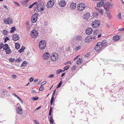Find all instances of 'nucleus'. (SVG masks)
<instances>
[{
  "label": "nucleus",
  "mask_w": 124,
  "mask_h": 124,
  "mask_svg": "<svg viewBox=\"0 0 124 124\" xmlns=\"http://www.w3.org/2000/svg\"><path fill=\"white\" fill-rule=\"evenodd\" d=\"M97 30L94 31L92 35L90 36L85 38V42L88 43L92 39H94L95 37V35L97 34Z\"/></svg>",
  "instance_id": "1"
},
{
  "label": "nucleus",
  "mask_w": 124,
  "mask_h": 124,
  "mask_svg": "<svg viewBox=\"0 0 124 124\" xmlns=\"http://www.w3.org/2000/svg\"><path fill=\"white\" fill-rule=\"evenodd\" d=\"M46 45V42L45 40H43L39 42V46L40 49L42 50L45 48Z\"/></svg>",
  "instance_id": "2"
},
{
  "label": "nucleus",
  "mask_w": 124,
  "mask_h": 124,
  "mask_svg": "<svg viewBox=\"0 0 124 124\" xmlns=\"http://www.w3.org/2000/svg\"><path fill=\"white\" fill-rule=\"evenodd\" d=\"M58 55L57 53H53L51 56V60L53 61H57L58 59Z\"/></svg>",
  "instance_id": "3"
},
{
  "label": "nucleus",
  "mask_w": 124,
  "mask_h": 124,
  "mask_svg": "<svg viewBox=\"0 0 124 124\" xmlns=\"http://www.w3.org/2000/svg\"><path fill=\"white\" fill-rule=\"evenodd\" d=\"M44 4L43 3H40L37 6V8L38 11L40 12L42 11L44 9Z\"/></svg>",
  "instance_id": "4"
},
{
  "label": "nucleus",
  "mask_w": 124,
  "mask_h": 124,
  "mask_svg": "<svg viewBox=\"0 0 124 124\" xmlns=\"http://www.w3.org/2000/svg\"><path fill=\"white\" fill-rule=\"evenodd\" d=\"M85 7V4L83 3H80L77 5V8L78 10L79 11L83 10Z\"/></svg>",
  "instance_id": "5"
},
{
  "label": "nucleus",
  "mask_w": 124,
  "mask_h": 124,
  "mask_svg": "<svg viewBox=\"0 0 124 124\" xmlns=\"http://www.w3.org/2000/svg\"><path fill=\"white\" fill-rule=\"evenodd\" d=\"M100 25V22L99 21L95 20L92 23V25L93 28H96Z\"/></svg>",
  "instance_id": "6"
},
{
  "label": "nucleus",
  "mask_w": 124,
  "mask_h": 124,
  "mask_svg": "<svg viewBox=\"0 0 124 124\" xmlns=\"http://www.w3.org/2000/svg\"><path fill=\"white\" fill-rule=\"evenodd\" d=\"M95 50L96 51H99L102 48V45H101V43H97L96 45H95L94 47Z\"/></svg>",
  "instance_id": "7"
},
{
  "label": "nucleus",
  "mask_w": 124,
  "mask_h": 124,
  "mask_svg": "<svg viewBox=\"0 0 124 124\" xmlns=\"http://www.w3.org/2000/svg\"><path fill=\"white\" fill-rule=\"evenodd\" d=\"M38 35V31L35 30H33L32 31L31 33V37L33 38H36Z\"/></svg>",
  "instance_id": "8"
},
{
  "label": "nucleus",
  "mask_w": 124,
  "mask_h": 124,
  "mask_svg": "<svg viewBox=\"0 0 124 124\" xmlns=\"http://www.w3.org/2000/svg\"><path fill=\"white\" fill-rule=\"evenodd\" d=\"M50 56L48 52L45 53L43 55L42 58L44 60L48 59Z\"/></svg>",
  "instance_id": "9"
},
{
  "label": "nucleus",
  "mask_w": 124,
  "mask_h": 124,
  "mask_svg": "<svg viewBox=\"0 0 124 124\" xmlns=\"http://www.w3.org/2000/svg\"><path fill=\"white\" fill-rule=\"evenodd\" d=\"M3 22L5 23L8 24H11L13 23L12 19H10L9 18L4 19L3 20Z\"/></svg>",
  "instance_id": "10"
},
{
  "label": "nucleus",
  "mask_w": 124,
  "mask_h": 124,
  "mask_svg": "<svg viewBox=\"0 0 124 124\" xmlns=\"http://www.w3.org/2000/svg\"><path fill=\"white\" fill-rule=\"evenodd\" d=\"M101 43V45H102V48H104L107 46L108 45L107 41L105 40H102L101 42H99Z\"/></svg>",
  "instance_id": "11"
},
{
  "label": "nucleus",
  "mask_w": 124,
  "mask_h": 124,
  "mask_svg": "<svg viewBox=\"0 0 124 124\" xmlns=\"http://www.w3.org/2000/svg\"><path fill=\"white\" fill-rule=\"evenodd\" d=\"M38 14L36 13H35L32 16L31 20L32 22L33 23L35 22L37 19Z\"/></svg>",
  "instance_id": "12"
},
{
  "label": "nucleus",
  "mask_w": 124,
  "mask_h": 124,
  "mask_svg": "<svg viewBox=\"0 0 124 124\" xmlns=\"http://www.w3.org/2000/svg\"><path fill=\"white\" fill-rule=\"evenodd\" d=\"M91 16L89 13H86L84 14L83 16V18L84 19L87 20H88L91 18Z\"/></svg>",
  "instance_id": "13"
},
{
  "label": "nucleus",
  "mask_w": 124,
  "mask_h": 124,
  "mask_svg": "<svg viewBox=\"0 0 124 124\" xmlns=\"http://www.w3.org/2000/svg\"><path fill=\"white\" fill-rule=\"evenodd\" d=\"M19 38V35L16 34H14L12 37V39L13 40L16 41L18 40Z\"/></svg>",
  "instance_id": "14"
},
{
  "label": "nucleus",
  "mask_w": 124,
  "mask_h": 124,
  "mask_svg": "<svg viewBox=\"0 0 124 124\" xmlns=\"http://www.w3.org/2000/svg\"><path fill=\"white\" fill-rule=\"evenodd\" d=\"M54 5V2L50 0L49 2H48L47 4V7H52Z\"/></svg>",
  "instance_id": "15"
},
{
  "label": "nucleus",
  "mask_w": 124,
  "mask_h": 124,
  "mask_svg": "<svg viewBox=\"0 0 124 124\" xmlns=\"http://www.w3.org/2000/svg\"><path fill=\"white\" fill-rule=\"evenodd\" d=\"M66 3V2L65 0H61L59 2V5L61 7H62L65 5Z\"/></svg>",
  "instance_id": "16"
},
{
  "label": "nucleus",
  "mask_w": 124,
  "mask_h": 124,
  "mask_svg": "<svg viewBox=\"0 0 124 124\" xmlns=\"http://www.w3.org/2000/svg\"><path fill=\"white\" fill-rule=\"evenodd\" d=\"M106 1H101L97 3V7H100L104 4L105 2Z\"/></svg>",
  "instance_id": "17"
},
{
  "label": "nucleus",
  "mask_w": 124,
  "mask_h": 124,
  "mask_svg": "<svg viewBox=\"0 0 124 124\" xmlns=\"http://www.w3.org/2000/svg\"><path fill=\"white\" fill-rule=\"evenodd\" d=\"M93 31V30L92 29L88 28L85 30V32L88 35H90L91 34Z\"/></svg>",
  "instance_id": "18"
},
{
  "label": "nucleus",
  "mask_w": 124,
  "mask_h": 124,
  "mask_svg": "<svg viewBox=\"0 0 124 124\" xmlns=\"http://www.w3.org/2000/svg\"><path fill=\"white\" fill-rule=\"evenodd\" d=\"M18 114H22V111L21 107L20 106L18 107L17 108V109L16 110Z\"/></svg>",
  "instance_id": "19"
},
{
  "label": "nucleus",
  "mask_w": 124,
  "mask_h": 124,
  "mask_svg": "<svg viewBox=\"0 0 124 124\" xmlns=\"http://www.w3.org/2000/svg\"><path fill=\"white\" fill-rule=\"evenodd\" d=\"M76 4L75 3L73 2L71 3L70 5V9H74L76 8Z\"/></svg>",
  "instance_id": "20"
},
{
  "label": "nucleus",
  "mask_w": 124,
  "mask_h": 124,
  "mask_svg": "<svg viewBox=\"0 0 124 124\" xmlns=\"http://www.w3.org/2000/svg\"><path fill=\"white\" fill-rule=\"evenodd\" d=\"M105 5H106L108 8H111L113 5L111 3L106 2L105 3Z\"/></svg>",
  "instance_id": "21"
},
{
  "label": "nucleus",
  "mask_w": 124,
  "mask_h": 124,
  "mask_svg": "<svg viewBox=\"0 0 124 124\" xmlns=\"http://www.w3.org/2000/svg\"><path fill=\"white\" fill-rule=\"evenodd\" d=\"M120 39V36L119 35L115 36L113 37V40L115 41H116Z\"/></svg>",
  "instance_id": "22"
},
{
  "label": "nucleus",
  "mask_w": 124,
  "mask_h": 124,
  "mask_svg": "<svg viewBox=\"0 0 124 124\" xmlns=\"http://www.w3.org/2000/svg\"><path fill=\"white\" fill-rule=\"evenodd\" d=\"M76 38V40L78 42H81L82 39V36H77Z\"/></svg>",
  "instance_id": "23"
},
{
  "label": "nucleus",
  "mask_w": 124,
  "mask_h": 124,
  "mask_svg": "<svg viewBox=\"0 0 124 124\" xmlns=\"http://www.w3.org/2000/svg\"><path fill=\"white\" fill-rule=\"evenodd\" d=\"M82 61V60L81 58H79L76 61V63L77 64L79 65L80 64L81 62Z\"/></svg>",
  "instance_id": "24"
},
{
  "label": "nucleus",
  "mask_w": 124,
  "mask_h": 124,
  "mask_svg": "<svg viewBox=\"0 0 124 124\" xmlns=\"http://www.w3.org/2000/svg\"><path fill=\"white\" fill-rule=\"evenodd\" d=\"M5 52L7 54H9L12 52V51L9 47L5 50Z\"/></svg>",
  "instance_id": "25"
},
{
  "label": "nucleus",
  "mask_w": 124,
  "mask_h": 124,
  "mask_svg": "<svg viewBox=\"0 0 124 124\" xmlns=\"http://www.w3.org/2000/svg\"><path fill=\"white\" fill-rule=\"evenodd\" d=\"M9 48L7 44H5L4 45L3 48L4 50H6Z\"/></svg>",
  "instance_id": "26"
},
{
  "label": "nucleus",
  "mask_w": 124,
  "mask_h": 124,
  "mask_svg": "<svg viewBox=\"0 0 124 124\" xmlns=\"http://www.w3.org/2000/svg\"><path fill=\"white\" fill-rule=\"evenodd\" d=\"M27 63V62L25 61L22 63L21 66V67L23 68L26 66Z\"/></svg>",
  "instance_id": "27"
},
{
  "label": "nucleus",
  "mask_w": 124,
  "mask_h": 124,
  "mask_svg": "<svg viewBox=\"0 0 124 124\" xmlns=\"http://www.w3.org/2000/svg\"><path fill=\"white\" fill-rule=\"evenodd\" d=\"M25 48V47L24 46H22L21 48L19 50V52L20 53L22 52L23 51Z\"/></svg>",
  "instance_id": "28"
},
{
  "label": "nucleus",
  "mask_w": 124,
  "mask_h": 124,
  "mask_svg": "<svg viewBox=\"0 0 124 124\" xmlns=\"http://www.w3.org/2000/svg\"><path fill=\"white\" fill-rule=\"evenodd\" d=\"M20 45L18 43H16L15 44V47L17 49H18L20 48Z\"/></svg>",
  "instance_id": "29"
},
{
  "label": "nucleus",
  "mask_w": 124,
  "mask_h": 124,
  "mask_svg": "<svg viewBox=\"0 0 124 124\" xmlns=\"http://www.w3.org/2000/svg\"><path fill=\"white\" fill-rule=\"evenodd\" d=\"M50 122L51 124H53L54 120L52 116H50Z\"/></svg>",
  "instance_id": "30"
},
{
  "label": "nucleus",
  "mask_w": 124,
  "mask_h": 124,
  "mask_svg": "<svg viewBox=\"0 0 124 124\" xmlns=\"http://www.w3.org/2000/svg\"><path fill=\"white\" fill-rule=\"evenodd\" d=\"M103 7L106 10V11L108 12V7L106 5H105V3L104 4Z\"/></svg>",
  "instance_id": "31"
},
{
  "label": "nucleus",
  "mask_w": 124,
  "mask_h": 124,
  "mask_svg": "<svg viewBox=\"0 0 124 124\" xmlns=\"http://www.w3.org/2000/svg\"><path fill=\"white\" fill-rule=\"evenodd\" d=\"M81 48L80 46H78L76 47L75 48V50L76 51H77Z\"/></svg>",
  "instance_id": "32"
},
{
  "label": "nucleus",
  "mask_w": 124,
  "mask_h": 124,
  "mask_svg": "<svg viewBox=\"0 0 124 124\" xmlns=\"http://www.w3.org/2000/svg\"><path fill=\"white\" fill-rule=\"evenodd\" d=\"M54 100V96H52L51 100H50V102H51V105H52Z\"/></svg>",
  "instance_id": "33"
},
{
  "label": "nucleus",
  "mask_w": 124,
  "mask_h": 124,
  "mask_svg": "<svg viewBox=\"0 0 124 124\" xmlns=\"http://www.w3.org/2000/svg\"><path fill=\"white\" fill-rule=\"evenodd\" d=\"M1 91L2 92V94H3L4 95L5 94H6V93L7 92V91L4 90H2Z\"/></svg>",
  "instance_id": "34"
},
{
  "label": "nucleus",
  "mask_w": 124,
  "mask_h": 124,
  "mask_svg": "<svg viewBox=\"0 0 124 124\" xmlns=\"http://www.w3.org/2000/svg\"><path fill=\"white\" fill-rule=\"evenodd\" d=\"M62 70L61 69H58L57 70L56 72V74H59L60 73L62 72Z\"/></svg>",
  "instance_id": "35"
},
{
  "label": "nucleus",
  "mask_w": 124,
  "mask_h": 124,
  "mask_svg": "<svg viewBox=\"0 0 124 124\" xmlns=\"http://www.w3.org/2000/svg\"><path fill=\"white\" fill-rule=\"evenodd\" d=\"M22 4L23 6H26L27 3H26V2L25 1V0L22 1Z\"/></svg>",
  "instance_id": "36"
},
{
  "label": "nucleus",
  "mask_w": 124,
  "mask_h": 124,
  "mask_svg": "<svg viewBox=\"0 0 124 124\" xmlns=\"http://www.w3.org/2000/svg\"><path fill=\"white\" fill-rule=\"evenodd\" d=\"M16 28L14 27H12L11 28V30L10 31V32H13L15 30Z\"/></svg>",
  "instance_id": "37"
},
{
  "label": "nucleus",
  "mask_w": 124,
  "mask_h": 124,
  "mask_svg": "<svg viewBox=\"0 0 124 124\" xmlns=\"http://www.w3.org/2000/svg\"><path fill=\"white\" fill-rule=\"evenodd\" d=\"M26 28L27 31H28L30 29V25H26Z\"/></svg>",
  "instance_id": "38"
},
{
  "label": "nucleus",
  "mask_w": 124,
  "mask_h": 124,
  "mask_svg": "<svg viewBox=\"0 0 124 124\" xmlns=\"http://www.w3.org/2000/svg\"><path fill=\"white\" fill-rule=\"evenodd\" d=\"M7 33L8 31L6 30H4L3 31V33L5 35H6L7 34Z\"/></svg>",
  "instance_id": "39"
},
{
  "label": "nucleus",
  "mask_w": 124,
  "mask_h": 124,
  "mask_svg": "<svg viewBox=\"0 0 124 124\" xmlns=\"http://www.w3.org/2000/svg\"><path fill=\"white\" fill-rule=\"evenodd\" d=\"M4 46V44L2 42L0 43V49H1L3 48Z\"/></svg>",
  "instance_id": "40"
},
{
  "label": "nucleus",
  "mask_w": 124,
  "mask_h": 124,
  "mask_svg": "<svg viewBox=\"0 0 124 124\" xmlns=\"http://www.w3.org/2000/svg\"><path fill=\"white\" fill-rule=\"evenodd\" d=\"M62 82V81H61L59 84H58L56 88H59L60 87L61 85Z\"/></svg>",
  "instance_id": "41"
},
{
  "label": "nucleus",
  "mask_w": 124,
  "mask_h": 124,
  "mask_svg": "<svg viewBox=\"0 0 124 124\" xmlns=\"http://www.w3.org/2000/svg\"><path fill=\"white\" fill-rule=\"evenodd\" d=\"M41 86L39 89V90L40 91L43 90L44 89V87L43 86Z\"/></svg>",
  "instance_id": "42"
},
{
  "label": "nucleus",
  "mask_w": 124,
  "mask_h": 124,
  "mask_svg": "<svg viewBox=\"0 0 124 124\" xmlns=\"http://www.w3.org/2000/svg\"><path fill=\"white\" fill-rule=\"evenodd\" d=\"M9 40V38L8 37H6L5 38L4 42L5 43H6L7 41Z\"/></svg>",
  "instance_id": "43"
},
{
  "label": "nucleus",
  "mask_w": 124,
  "mask_h": 124,
  "mask_svg": "<svg viewBox=\"0 0 124 124\" xmlns=\"http://www.w3.org/2000/svg\"><path fill=\"white\" fill-rule=\"evenodd\" d=\"M38 97H33L32 98V100H33L34 101H36V100H37L38 99Z\"/></svg>",
  "instance_id": "44"
},
{
  "label": "nucleus",
  "mask_w": 124,
  "mask_h": 124,
  "mask_svg": "<svg viewBox=\"0 0 124 124\" xmlns=\"http://www.w3.org/2000/svg\"><path fill=\"white\" fill-rule=\"evenodd\" d=\"M121 14L120 13H119V14L117 15V17H118V18L120 19H121Z\"/></svg>",
  "instance_id": "45"
},
{
  "label": "nucleus",
  "mask_w": 124,
  "mask_h": 124,
  "mask_svg": "<svg viewBox=\"0 0 124 124\" xmlns=\"http://www.w3.org/2000/svg\"><path fill=\"white\" fill-rule=\"evenodd\" d=\"M15 61L14 59H13L12 58H11L10 59L9 61L11 62H13Z\"/></svg>",
  "instance_id": "46"
},
{
  "label": "nucleus",
  "mask_w": 124,
  "mask_h": 124,
  "mask_svg": "<svg viewBox=\"0 0 124 124\" xmlns=\"http://www.w3.org/2000/svg\"><path fill=\"white\" fill-rule=\"evenodd\" d=\"M54 76V74H51L50 76H48V77L49 78H53Z\"/></svg>",
  "instance_id": "47"
},
{
  "label": "nucleus",
  "mask_w": 124,
  "mask_h": 124,
  "mask_svg": "<svg viewBox=\"0 0 124 124\" xmlns=\"http://www.w3.org/2000/svg\"><path fill=\"white\" fill-rule=\"evenodd\" d=\"M76 68V67L75 66H73L71 68V70L73 71Z\"/></svg>",
  "instance_id": "48"
},
{
  "label": "nucleus",
  "mask_w": 124,
  "mask_h": 124,
  "mask_svg": "<svg viewBox=\"0 0 124 124\" xmlns=\"http://www.w3.org/2000/svg\"><path fill=\"white\" fill-rule=\"evenodd\" d=\"M69 66H67L66 67H65L64 68V70H67L69 67Z\"/></svg>",
  "instance_id": "49"
},
{
  "label": "nucleus",
  "mask_w": 124,
  "mask_h": 124,
  "mask_svg": "<svg viewBox=\"0 0 124 124\" xmlns=\"http://www.w3.org/2000/svg\"><path fill=\"white\" fill-rule=\"evenodd\" d=\"M14 3L16 5H17V6L18 7L20 6V5L17 2H14Z\"/></svg>",
  "instance_id": "50"
},
{
  "label": "nucleus",
  "mask_w": 124,
  "mask_h": 124,
  "mask_svg": "<svg viewBox=\"0 0 124 124\" xmlns=\"http://www.w3.org/2000/svg\"><path fill=\"white\" fill-rule=\"evenodd\" d=\"M22 103H23V101L18 96L17 98Z\"/></svg>",
  "instance_id": "51"
},
{
  "label": "nucleus",
  "mask_w": 124,
  "mask_h": 124,
  "mask_svg": "<svg viewBox=\"0 0 124 124\" xmlns=\"http://www.w3.org/2000/svg\"><path fill=\"white\" fill-rule=\"evenodd\" d=\"M34 79V78L33 77L29 79V81L30 82L32 81Z\"/></svg>",
  "instance_id": "52"
},
{
  "label": "nucleus",
  "mask_w": 124,
  "mask_h": 124,
  "mask_svg": "<svg viewBox=\"0 0 124 124\" xmlns=\"http://www.w3.org/2000/svg\"><path fill=\"white\" fill-rule=\"evenodd\" d=\"M16 61L17 62H20L21 61L22 59L20 58H19L18 59L16 60Z\"/></svg>",
  "instance_id": "53"
},
{
  "label": "nucleus",
  "mask_w": 124,
  "mask_h": 124,
  "mask_svg": "<svg viewBox=\"0 0 124 124\" xmlns=\"http://www.w3.org/2000/svg\"><path fill=\"white\" fill-rule=\"evenodd\" d=\"M106 13L107 15L108 16L109 18L111 17L110 15L109 12H106Z\"/></svg>",
  "instance_id": "54"
},
{
  "label": "nucleus",
  "mask_w": 124,
  "mask_h": 124,
  "mask_svg": "<svg viewBox=\"0 0 124 124\" xmlns=\"http://www.w3.org/2000/svg\"><path fill=\"white\" fill-rule=\"evenodd\" d=\"M46 81H44L41 84V86H42L46 84Z\"/></svg>",
  "instance_id": "55"
},
{
  "label": "nucleus",
  "mask_w": 124,
  "mask_h": 124,
  "mask_svg": "<svg viewBox=\"0 0 124 124\" xmlns=\"http://www.w3.org/2000/svg\"><path fill=\"white\" fill-rule=\"evenodd\" d=\"M98 11L101 14H102V10L99 9L98 10Z\"/></svg>",
  "instance_id": "56"
},
{
  "label": "nucleus",
  "mask_w": 124,
  "mask_h": 124,
  "mask_svg": "<svg viewBox=\"0 0 124 124\" xmlns=\"http://www.w3.org/2000/svg\"><path fill=\"white\" fill-rule=\"evenodd\" d=\"M12 95L14 96L15 97H16V98H17L18 96L16 95L15 93H13L12 94Z\"/></svg>",
  "instance_id": "57"
},
{
  "label": "nucleus",
  "mask_w": 124,
  "mask_h": 124,
  "mask_svg": "<svg viewBox=\"0 0 124 124\" xmlns=\"http://www.w3.org/2000/svg\"><path fill=\"white\" fill-rule=\"evenodd\" d=\"M12 77L14 78H16V76L15 75H12Z\"/></svg>",
  "instance_id": "58"
},
{
  "label": "nucleus",
  "mask_w": 124,
  "mask_h": 124,
  "mask_svg": "<svg viewBox=\"0 0 124 124\" xmlns=\"http://www.w3.org/2000/svg\"><path fill=\"white\" fill-rule=\"evenodd\" d=\"M119 31H124V28H123L121 29H119Z\"/></svg>",
  "instance_id": "59"
},
{
  "label": "nucleus",
  "mask_w": 124,
  "mask_h": 124,
  "mask_svg": "<svg viewBox=\"0 0 124 124\" xmlns=\"http://www.w3.org/2000/svg\"><path fill=\"white\" fill-rule=\"evenodd\" d=\"M94 16L95 17H97V16L98 15V14L96 13H94L93 14Z\"/></svg>",
  "instance_id": "60"
},
{
  "label": "nucleus",
  "mask_w": 124,
  "mask_h": 124,
  "mask_svg": "<svg viewBox=\"0 0 124 124\" xmlns=\"http://www.w3.org/2000/svg\"><path fill=\"white\" fill-rule=\"evenodd\" d=\"M90 56V55L89 54H86L85 55V57H88Z\"/></svg>",
  "instance_id": "61"
},
{
  "label": "nucleus",
  "mask_w": 124,
  "mask_h": 124,
  "mask_svg": "<svg viewBox=\"0 0 124 124\" xmlns=\"http://www.w3.org/2000/svg\"><path fill=\"white\" fill-rule=\"evenodd\" d=\"M33 7V6L32 4L30 5L29 7V8H31Z\"/></svg>",
  "instance_id": "62"
},
{
  "label": "nucleus",
  "mask_w": 124,
  "mask_h": 124,
  "mask_svg": "<svg viewBox=\"0 0 124 124\" xmlns=\"http://www.w3.org/2000/svg\"><path fill=\"white\" fill-rule=\"evenodd\" d=\"M3 6L6 9H8V7L7 6L5 5H3Z\"/></svg>",
  "instance_id": "63"
},
{
  "label": "nucleus",
  "mask_w": 124,
  "mask_h": 124,
  "mask_svg": "<svg viewBox=\"0 0 124 124\" xmlns=\"http://www.w3.org/2000/svg\"><path fill=\"white\" fill-rule=\"evenodd\" d=\"M101 34H100L98 35V36L97 37V38H99L101 37Z\"/></svg>",
  "instance_id": "64"
}]
</instances>
